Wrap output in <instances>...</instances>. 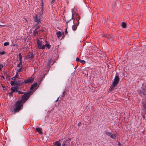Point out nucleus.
<instances>
[{
    "instance_id": "nucleus-32",
    "label": "nucleus",
    "mask_w": 146,
    "mask_h": 146,
    "mask_svg": "<svg viewBox=\"0 0 146 146\" xmlns=\"http://www.w3.org/2000/svg\"><path fill=\"white\" fill-rule=\"evenodd\" d=\"M18 77V73H17L16 74L15 76L14 77L15 78H17Z\"/></svg>"
},
{
    "instance_id": "nucleus-29",
    "label": "nucleus",
    "mask_w": 146,
    "mask_h": 146,
    "mask_svg": "<svg viewBox=\"0 0 146 146\" xmlns=\"http://www.w3.org/2000/svg\"><path fill=\"white\" fill-rule=\"evenodd\" d=\"M5 53V52L4 51L2 52H1L0 53V54H1L2 55H3Z\"/></svg>"
},
{
    "instance_id": "nucleus-3",
    "label": "nucleus",
    "mask_w": 146,
    "mask_h": 146,
    "mask_svg": "<svg viewBox=\"0 0 146 146\" xmlns=\"http://www.w3.org/2000/svg\"><path fill=\"white\" fill-rule=\"evenodd\" d=\"M105 134L108 136L110 137L112 139H114L116 137V135L115 134H112L111 133L109 132V131H106L104 132Z\"/></svg>"
},
{
    "instance_id": "nucleus-2",
    "label": "nucleus",
    "mask_w": 146,
    "mask_h": 146,
    "mask_svg": "<svg viewBox=\"0 0 146 146\" xmlns=\"http://www.w3.org/2000/svg\"><path fill=\"white\" fill-rule=\"evenodd\" d=\"M37 47L39 49H44L46 47L48 49L50 48L51 46L49 44L46 43L45 44H44V42L43 41L40 40L39 39L37 40Z\"/></svg>"
},
{
    "instance_id": "nucleus-27",
    "label": "nucleus",
    "mask_w": 146,
    "mask_h": 146,
    "mask_svg": "<svg viewBox=\"0 0 146 146\" xmlns=\"http://www.w3.org/2000/svg\"><path fill=\"white\" fill-rule=\"evenodd\" d=\"M76 61H77V62H80V61L81 60L80 59L78 58V57H77L76 58Z\"/></svg>"
},
{
    "instance_id": "nucleus-30",
    "label": "nucleus",
    "mask_w": 146,
    "mask_h": 146,
    "mask_svg": "<svg viewBox=\"0 0 146 146\" xmlns=\"http://www.w3.org/2000/svg\"><path fill=\"white\" fill-rule=\"evenodd\" d=\"M39 28V27H38V26L36 27L35 29V30L36 31Z\"/></svg>"
},
{
    "instance_id": "nucleus-14",
    "label": "nucleus",
    "mask_w": 146,
    "mask_h": 146,
    "mask_svg": "<svg viewBox=\"0 0 146 146\" xmlns=\"http://www.w3.org/2000/svg\"><path fill=\"white\" fill-rule=\"evenodd\" d=\"M126 25L125 22H123L121 23V26L123 28H125L126 27Z\"/></svg>"
},
{
    "instance_id": "nucleus-15",
    "label": "nucleus",
    "mask_w": 146,
    "mask_h": 146,
    "mask_svg": "<svg viewBox=\"0 0 146 146\" xmlns=\"http://www.w3.org/2000/svg\"><path fill=\"white\" fill-rule=\"evenodd\" d=\"M61 35V33L60 31L56 33V35L58 38H59Z\"/></svg>"
},
{
    "instance_id": "nucleus-25",
    "label": "nucleus",
    "mask_w": 146,
    "mask_h": 146,
    "mask_svg": "<svg viewBox=\"0 0 146 146\" xmlns=\"http://www.w3.org/2000/svg\"><path fill=\"white\" fill-rule=\"evenodd\" d=\"M81 63L83 64H85V62L84 60H81L80 62Z\"/></svg>"
},
{
    "instance_id": "nucleus-20",
    "label": "nucleus",
    "mask_w": 146,
    "mask_h": 146,
    "mask_svg": "<svg viewBox=\"0 0 146 146\" xmlns=\"http://www.w3.org/2000/svg\"><path fill=\"white\" fill-rule=\"evenodd\" d=\"M56 0H52L51 2V4L52 5H53L54 3L56 2Z\"/></svg>"
},
{
    "instance_id": "nucleus-33",
    "label": "nucleus",
    "mask_w": 146,
    "mask_h": 146,
    "mask_svg": "<svg viewBox=\"0 0 146 146\" xmlns=\"http://www.w3.org/2000/svg\"><path fill=\"white\" fill-rule=\"evenodd\" d=\"M65 34H66L68 33V32H67V28L66 29V30H65Z\"/></svg>"
},
{
    "instance_id": "nucleus-9",
    "label": "nucleus",
    "mask_w": 146,
    "mask_h": 146,
    "mask_svg": "<svg viewBox=\"0 0 146 146\" xmlns=\"http://www.w3.org/2000/svg\"><path fill=\"white\" fill-rule=\"evenodd\" d=\"M48 65L49 66L52 65L53 64V63L51 58H50L48 59Z\"/></svg>"
},
{
    "instance_id": "nucleus-21",
    "label": "nucleus",
    "mask_w": 146,
    "mask_h": 146,
    "mask_svg": "<svg viewBox=\"0 0 146 146\" xmlns=\"http://www.w3.org/2000/svg\"><path fill=\"white\" fill-rule=\"evenodd\" d=\"M9 44V43L8 42H5L4 44V46H7Z\"/></svg>"
},
{
    "instance_id": "nucleus-16",
    "label": "nucleus",
    "mask_w": 146,
    "mask_h": 146,
    "mask_svg": "<svg viewBox=\"0 0 146 146\" xmlns=\"http://www.w3.org/2000/svg\"><path fill=\"white\" fill-rule=\"evenodd\" d=\"M77 28V26L76 25H74L72 27V30L75 31Z\"/></svg>"
},
{
    "instance_id": "nucleus-7",
    "label": "nucleus",
    "mask_w": 146,
    "mask_h": 146,
    "mask_svg": "<svg viewBox=\"0 0 146 146\" xmlns=\"http://www.w3.org/2000/svg\"><path fill=\"white\" fill-rule=\"evenodd\" d=\"M70 141L68 140H66L63 141L62 144V146H69Z\"/></svg>"
},
{
    "instance_id": "nucleus-42",
    "label": "nucleus",
    "mask_w": 146,
    "mask_h": 146,
    "mask_svg": "<svg viewBox=\"0 0 146 146\" xmlns=\"http://www.w3.org/2000/svg\"><path fill=\"white\" fill-rule=\"evenodd\" d=\"M66 22L67 23H68V22L67 21H66Z\"/></svg>"
},
{
    "instance_id": "nucleus-12",
    "label": "nucleus",
    "mask_w": 146,
    "mask_h": 146,
    "mask_svg": "<svg viewBox=\"0 0 146 146\" xmlns=\"http://www.w3.org/2000/svg\"><path fill=\"white\" fill-rule=\"evenodd\" d=\"M61 143L59 141L55 142L54 145L55 146H61Z\"/></svg>"
},
{
    "instance_id": "nucleus-41",
    "label": "nucleus",
    "mask_w": 146,
    "mask_h": 146,
    "mask_svg": "<svg viewBox=\"0 0 146 146\" xmlns=\"http://www.w3.org/2000/svg\"><path fill=\"white\" fill-rule=\"evenodd\" d=\"M45 42H46V43L47 42V41H46V40H45Z\"/></svg>"
},
{
    "instance_id": "nucleus-5",
    "label": "nucleus",
    "mask_w": 146,
    "mask_h": 146,
    "mask_svg": "<svg viewBox=\"0 0 146 146\" xmlns=\"http://www.w3.org/2000/svg\"><path fill=\"white\" fill-rule=\"evenodd\" d=\"M40 17L38 15H36L33 17L34 20L35 22L37 23V24L41 23V21Z\"/></svg>"
},
{
    "instance_id": "nucleus-39",
    "label": "nucleus",
    "mask_w": 146,
    "mask_h": 146,
    "mask_svg": "<svg viewBox=\"0 0 146 146\" xmlns=\"http://www.w3.org/2000/svg\"><path fill=\"white\" fill-rule=\"evenodd\" d=\"M59 98H58L57 100H56V102L58 100Z\"/></svg>"
},
{
    "instance_id": "nucleus-31",
    "label": "nucleus",
    "mask_w": 146,
    "mask_h": 146,
    "mask_svg": "<svg viewBox=\"0 0 146 146\" xmlns=\"http://www.w3.org/2000/svg\"><path fill=\"white\" fill-rule=\"evenodd\" d=\"M143 107L145 108L146 109V104L143 105Z\"/></svg>"
},
{
    "instance_id": "nucleus-6",
    "label": "nucleus",
    "mask_w": 146,
    "mask_h": 146,
    "mask_svg": "<svg viewBox=\"0 0 146 146\" xmlns=\"http://www.w3.org/2000/svg\"><path fill=\"white\" fill-rule=\"evenodd\" d=\"M34 78L32 77L29 78L28 79L24 80L23 83L24 84H29L33 82L34 81Z\"/></svg>"
},
{
    "instance_id": "nucleus-18",
    "label": "nucleus",
    "mask_w": 146,
    "mask_h": 146,
    "mask_svg": "<svg viewBox=\"0 0 146 146\" xmlns=\"http://www.w3.org/2000/svg\"><path fill=\"white\" fill-rule=\"evenodd\" d=\"M115 86H113V84H112L111 86H110L109 88V90L110 91H111L113 89H114V87Z\"/></svg>"
},
{
    "instance_id": "nucleus-37",
    "label": "nucleus",
    "mask_w": 146,
    "mask_h": 146,
    "mask_svg": "<svg viewBox=\"0 0 146 146\" xmlns=\"http://www.w3.org/2000/svg\"><path fill=\"white\" fill-rule=\"evenodd\" d=\"M65 93V92H63V93H62V94H63V96H64V93Z\"/></svg>"
},
{
    "instance_id": "nucleus-11",
    "label": "nucleus",
    "mask_w": 146,
    "mask_h": 146,
    "mask_svg": "<svg viewBox=\"0 0 146 146\" xmlns=\"http://www.w3.org/2000/svg\"><path fill=\"white\" fill-rule=\"evenodd\" d=\"M41 130V129L40 128H36V131L40 134L42 133V132Z\"/></svg>"
},
{
    "instance_id": "nucleus-26",
    "label": "nucleus",
    "mask_w": 146,
    "mask_h": 146,
    "mask_svg": "<svg viewBox=\"0 0 146 146\" xmlns=\"http://www.w3.org/2000/svg\"><path fill=\"white\" fill-rule=\"evenodd\" d=\"M17 92L19 94H23L24 93V92H21V91H18V92Z\"/></svg>"
},
{
    "instance_id": "nucleus-22",
    "label": "nucleus",
    "mask_w": 146,
    "mask_h": 146,
    "mask_svg": "<svg viewBox=\"0 0 146 146\" xmlns=\"http://www.w3.org/2000/svg\"><path fill=\"white\" fill-rule=\"evenodd\" d=\"M15 84V81H11V84L12 86L14 85Z\"/></svg>"
},
{
    "instance_id": "nucleus-10",
    "label": "nucleus",
    "mask_w": 146,
    "mask_h": 146,
    "mask_svg": "<svg viewBox=\"0 0 146 146\" xmlns=\"http://www.w3.org/2000/svg\"><path fill=\"white\" fill-rule=\"evenodd\" d=\"M37 82H35V83L31 85L30 88V89L31 90H32L34 88H35L37 86Z\"/></svg>"
},
{
    "instance_id": "nucleus-19",
    "label": "nucleus",
    "mask_w": 146,
    "mask_h": 146,
    "mask_svg": "<svg viewBox=\"0 0 146 146\" xmlns=\"http://www.w3.org/2000/svg\"><path fill=\"white\" fill-rule=\"evenodd\" d=\"M17 71L18 72H21L23 71L22 68H21L18 69Z\"/></svg>"
},
{
    "instance_id": "nucleus-36",
    "label": "nucleus",
    "mask_w": 146,
    "mask_h": 146,
    "mask_svg": "<svg viewBox=\"0 0 146 146\" xmlns=\"http://www.w3.org/2000/svg\"><path fill=\"white\" fill-rule=\"evenodd\" d=\"M81 124V123H78V126H80V125Z\"/></svg>"
},
{
    "instance_id": "nucleus-28",
    "label": "nucleus",
    "mask_w": 146,
    "mask_h": 146,
    "mask_svg": "<svg viewBox=\"0 0 146 146\" xmlns=\"http://www.w3.org/2000/svg\"><path fill=\"white\" fill-rule=\"evenodd\" d=\"M13 92L12 91L10 93H9V95L10 96H13Z\"/></svg>"
},
{
    "instance_id": "nucleus-40",
    "label": "nucleus",
    "mask_w": 146,
    "mask_h": 146,
    "mask_svg": "<svg viewBox=\"0 0 146 146\" xmlns=\"http://www.w3.org/2000/svg\"><path fill=\"white\" fill-rule=\"evenodd\" d=\"M2 77H3V78H4V76H2Z\"/></svg>"
},
{
    "instance_id": "nucleus-35",
    "label": "nucleus",
    "mask_w": 146,
    "mask_h": 146,
    "mask_svg": "<svg viewBox=\"0 0 146 146\" xmlns=\"http://www.w3.org/2000/svg\"><path fill=\"white\" fill-rule=\"evenodd\" d=\"M17 67H19V68L21 67V65L18 64L17 65Z\"/></svg>"
},
{
    "instance_id": "nucleus-34",
    "label": "nucleus",
    "mask_w": 146,
    "mask_h": 146,
    "mask_svg": "<svg viewBox=\"0 0 146 146\" xmlns=\"http://www.w3.org/2000/svg\"><path fill=\"white\" fill-rule=\"evenodd\" d=\"M20 61V62H19V64H20V65H21L22 64V60H19Z\"/></svg>"
},
{
    "instance_id": "nucleus-23",
    "label": "nucleus",
    "mask_w": 146,
    "mask_h": 146,
    "mask_svg": "<svg viewBox=\"0 0 146 146\" xmlns=\"http://www.w3.org/2000/svg\"><path fill=\"white\" fill-rule=\"evenodd\" d=\"M36 31H35V30H34L33 31V33L34 34V36H36V33L37 34H38V33Z\"/></svg>"
},
{
    "instance_id": "nucleus-1",
    "label": "nucleus",
    "mask_w": 146,
    "mask_h": 146,
    "mask_svg": "<svg viewBox=\"0 0 146 146\" xmlns=\"http://www.w3.org/2000/svg\"><path fill=\"white\" fill-rule=\"evenodd\" d=\"M32 94V91H30L24 94L21 98V100L18 101L16 103L15 106V108L14 109V113L19 112L21 109V107L23 106V104L29 99Z\"/></svg>"
},
{
    "instance_id": "nucleus-24",
    "label": "nucleus",
    "mask_w": 146,
    "mask_h": 146,
    "mask_svg": "<svg viewBox=\"0 0 146 146\" xmlns=\"http://www.w3.org/2000/svg\"><path fill=\"white\" fill-rule=\"evenodd\" d=\"M3 65L2 64H0V71L3 67Z\"/></svg>"
},
{
    "instance_id": "nucleus-4",
    "label": "nucleus",
    "mask_w": 146,
    "mask_h": 146,
    "mask_svg": "<svg viewBox=\"0 0 146 146\" xmlns=\"http://www.w3.org/2000/svg\"><path fill=\"white\" fill-rule=\"evenodd\" d=\"M119 76L117 75L116 73L115 74V76L114 79L112 83L113 86H115L119 82Z\"/></svg>"
},
{
    "instance_id": "nucleus-38",
    "label": "nucleus",
    "mask_w": 146,
    "mask_h": 146,
    "mask_svg": "<svg viewBox=\"0 0 146 146\" xmlns=\"http://www.w3.org/2000/svg\"><path fill=\"white\" fill-rule=\"evenodd\" d=\"M40 31L42 32H43L44 31V29H42Z\"/></svg>"
},
{
    "instance_id": "nucleus-13",
    "label": "nucleus",
    "mask_w": 146,
    "mask_h": 146,
    "mask_svg": "<svg viewBox=\"0 0 146 146\" xmlns=\"http://www.w3.org/2000/svg\"><path fill=\"white\" fill-rule=\"evenodd\" d=\"M11 90H12V91L13 92H18V90L17 88H16L15 87L12 88H11Z\"/></svg>"
},
{
    "instance_id": "nucleus-17",
    "label": "nucleus",
    "mask_w": 146,
    "mask_h": 146,
    "mask_svg": "<svg viewBox=\"0 0 146 146\" xmlns=\"http://www.w3.org/2000/svg\"><path fill=\"white\" fill-rule=\"evenodd\" d=\"M19 58V60H22V57L21 55V54L20 53H19L18 55Z\"/></svg>"
},
{
    "instance_id": "nucleus-8",
    "label": "nucleus",
    "mask_w": 146,
    "mask_h": 146,
    "mask_svg": "<svg viewBox=\"0 0 146 146\" xmlns=\"http://www.w3.org/2000/svg\"><path fill=\"white\" fill-rule=\"evenodd\" d=\"M34 56L33 53L31 52H29L28 54L26 56V58L30 60H32Z\"/></svg>"
}]
</instances>
